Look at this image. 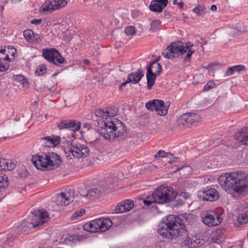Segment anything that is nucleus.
<instances>
[{"label": "nucleus", "mask_w": 248, "mask_h": 248, "mask_svg": "<svg viewBox=\"0 0 248 248\" xmlns=\"http://www.w3.org/2000/svg\"><path fill=\"white\" fill-rule=\"evenodd\" d=\"M117 113L114 108H108L106 110L98 109L95 111L97 117L102 120H97L98 132L105 139H109L111 137L117 140L122 139L126 133V129L122 122L114 118Z\"/></svg>", "instance_id": "nucleus-1"}, {"label": "nucleus", "mask_w": 248, "mask_h": 248, "mask_svg": "<svg viewBox=\"0 0 248 248\" xmlns=\"http://www.w3.org/2000/svg\"><path fill=\"white\" fill-rule=\"evenodd\" d=\"M218 182L230 193H242L248 190V174L242 171L223 173L218 177Z\"/></svg>", "instance_id": "nucleus-2"}, {"label": "nucleus", "mask_w": 248, "mask_h": 248, "mask_svg": "<svg viewBox=\"0 0 248 248\" xmlns=\"http://www.w3.org/2000/svg\"><path fill=\"white\" fill-rule=\"evenodd\" d=\"M185 227L180 217L170 215L159 223L157 232L164 238L174 239L184 234H186Z\"/></svg>", "instance_id": "nucleus-3"}, {"label": "nucleus", "mask_w": 248, "mask_h": 248, "mask_svg": "<svg viewBox=\"0 0 248 248\" xmlns=\"http://www.w3.org/2000/svg\"><path fill=\"white\" fill-rule=\"evenodd\" d=\"M176 197V191L172 188L160 186L154 191L151 196L143 199L142 202L147 206L153 203L165 204L174 201Z\"/></svg>", "instance_id": "nucleus-4"}, {"label": "nucleus", "mask_w": 248, "mask_h": 248, "mask_svg": "<svg viewBox=\"0 0 248 248\" xmlns=\"http://www.w3.org/2000/svg\"><path fill=\"white\" fill-rule=\"evenodd\" d=\"M49 219L48 213L46 210H34L26 219L22 221L18 229L22 232H28L32 228L42 225Z\"/></svg>", "instance_id": "nucleus-5"}, {"label": "nucleus", "mask_w": 248, "mask_h": 248, "mask_svg": "<svg viewBox=\"0 0 248 248\" xmlns=\"http://www.w3.org/2000/svg\"><path fill=\"white\" fill-rule=\"evenodd\" d=\"M193 45L188 43L185 46L180 45L178 43H173L167 47L168 52L166 53L163 52L162 55L165 58L169 59H173L175 56V54L178 55H183L186 52V56L184 57V61H186L190 59L192 54L194 53V50L192 49L191 47Z\"/></svg>", "instance_id": "nucleus-6"}, {"label": "nucleus", "mask_w": 248, "mask_h": 248, "mask_svg": "<svg viewBox=\"0 0 248 248\" xmlns=\"http://www.w3.org/2000/svg\"><path fill=\"white\" fill-rule=\"evenodd\" d=\"M112 225L108 218H100L91 221L83 225L84 230L93 232H103L108 230Z\"/></svg>", "instance_id": "nucleus-7"}, {"label": "nucleus", "mask_w": 248, "mask_h": 248, "mask_svg": "<svg viewBox=\"0 0 248 248\" xmlns=\"http://www.w3.org/2000/svg\"><path fill=\"white\" fill-rule=\"evenodd\" d=\"M222 208H218L215 210L207 211L204 213L202 217V221L209 227L217 226L222 222Z\"/></svg>", "instance_id": "nucleus-8"}, {"label": "nucleus", "mask_w": 248, "mask_h": 248, "mask_svg": "<svg viewBox=\"0 0 248 248\" xmlns=\"http://www.w3.org/2000/svg\"><path fill=\"white\" fill-rule=\"evenodd\" d=\"M42 56L48 62L59 65L66 63V61L55 48L43 49Z\"/></svg>", "instance_id": "nucleus-9"}, {"label": "nucleus", "mask_w": 248, "mask_h": 248, "mask_svg": "<svg viewBox=\"0 0 248 248\" xmlns=\"http://www.w3.org/2000/svg\"><path fill=\"white\" fill-rule=\"evenodd\" d=\"M66 153L72 154L73 157L78 158L86 157L89 153L90 150L88 147L84 144L78 142H73L71 144V147L67 149Z\"/></svg>", "instance_id": "nucleus-10"}, {"label": "nucleus", "mask_w": 248, "mask_h": 248, "mask_svg": "<svg viewBox=\"0 0 248 248\" xmlns=\"http://www.w3.org/2000/svg\"><path fill=\"white\" fill-rule=\"evenodd\" d=\"M200 116L194 113H186L177 119L179 126H189L200 120Z\"/></svg>", "instance_id": "nucleus-11"}, {"label": "nucleus", "mask_w": 248, "mask_h": 248, "mask_svg": "<svg viewBox=\"0 0 248 248\" xmlns=\"http://www.w3.org/2000/svg\"><path fill=\"white\" fill-rule=\"evenodd\" d=\"M74 191L70 189H65L55 198V202L57 204L66 206L69 205L74 200Z\"/></svg>", "instance_id": "nucleus-12"}, {"label": "nucleus", "mask_w": 248, "mask_h": 248, "mask_svg": "<svg viewBox=\"0 0 248 248\" xmlns=\"http://www.w3.org/2000/svg\"><path fill=\"white\" fill-rule=\"evenodd\" d=\"M200 198L203 201L213 202L217 200L219 197L217 190L211 186H207L202 188L199 192Z\"/></svg>", "instance_id": "nucleus-13"}, {"label": "nucleus", "mask_w": 248, "mask_h": 248, "mask_svg": "<svg viewBox=\"0 0 248 248\" xmlns=\"http://www.w3.org/2000/svg\"><path fill=\"white\" fill-rule=\"evenodd\" d=\"M67 0H48L42 6L44 12L51 13L66 5Z\"/></svg>", "instance_id": "nucleus-14"}, {"label": "nucleus", "mask_w": 248, "mask_h": 248, "mask_svg": "<svg viewBox=\"0 0 248 248\" xmlns=\"http://www.w3.org/2000/svg\"><path fill=\"white\" fill-rule=\"evenodd\" d=\"M80 122L75 120H61L57 124L59 130L67 129L73 131H78L80 129Z\"/></svg>", "instance_id": "nucleus-15"}, {"label": "nucleus", "mask_w": 248, "mask_h": 248, "mask_svg": "<svg viewBox=\"0 0 248 248\" xmlns=\"http://www.w3.org/2000/svg\"><path fill=\"white\" fill-rule=\"evenodd\" d=\"M47 154L44 156L39 154L33 155L31 161L33 165L35 166L37 169L42 170H48L47 161L46 159Z\"/></svg>", "instance_id": "nucleus-16"}, {"label": "nucleus", "mask_w": 248, "mask_h": 248, "mask_svg": "<svg viewBox=\"0 0 248 248\" xmlns=\"http://www.w3.org/2000/svg\"><path fill=\"white\" fill-rule=\"evenodd\" d=\"M46 159L47 161L48 170L56 169L62 164L61 157L55 153H49L47 154Z\"/></svg>", "instance_id": "nucleus-17"}, {"label": "nucleus", "mask_w": 248, "mask_h": 248, "mask_svg": "<svg viewBox=\"0 0 248 248\" xmlns=\"http://www.w3.org/2000/svg\"><path fill=\"white\" fill-rule=\"evenodd\" d=\"M60 141V137L54 135L45 137L40 139L41 145L46 147H55L59 144Z\"/></svg>", "instance_id": "nucleus-18"}, {"label": "nucleus", "mask_w": 248, "mask_h": 248, "mask_svg": "<svg viewBox=\"0 0 248 248\" xmlns=\"http://www.w3.org/2000/svg\"><path fill=\"white\" fill-rule=\"evenodd\" d=\"M168 2V0H154L151 1L149 8L153 12L161 13L167 6Z\"/></svg>", "instance_id": "nucleus-19"}, {"label": "nucleus", "mask_w": 248, "mask_h": 248, "mask_svg": "<svg viewBox=\"0 0 248 248\" xmlns=\"http://www.w3.org/2000/svg\"><path fill=\"white\" fill-rule=\"evenodd\" d=\"M134 205V202L132 200H125L117 205L115 209V212L120 213L129 211L133 208Z\"/></svg>", "instance_id": "nucleus-20"}, {"label": "nucleus", "mask_w": 248, "mask_h": 248, "mask_svg": "<svg viewBox=\"0 0 248 248\" xmlns=\"http://www.w3.org/2000/svg\"><path fill=\"white\" fill-rule=\"evenodd\" d=\"M234 138L241 144L248 145V127H245L235 133Z\"/></svg>", "instance_id": "nucleus-21"}, {"label": "nucleus", "mask_w": 248, "mask_h": 248, "mask_svg": "<svg viewBox=\"0 0 248 248\" xmlns=\"http://www.w3.org/2000/svg\"><path fill=\"white\" fill-rule=\"evenodd\" d=\"M184 243L185 245L192 248H196L202 245V240L200 238H197L196 236H193L192 238L187 236L184 240Z\"/></svg>", "instance_id": "nucleus-22"}, {"label": "nucleus", "mask_w": 248, "mask_h": 248, "mask_svg": "<svg viewBox=\"0 0 248 248\" xmlns=\"http://www.w3.org/2000/svg\"><path fill=\"white\" fill-rule=\"evenodd\" d=\"M144 73L143 70L140 68L138 69L136 72H134L130 73L127 78H130L131 79V83L133 84H137L141 80V78L144 76Z\"/></svg>", "instance_id": "nucleus-23"}, {"label": "nucleus", "mask_w": 248, "mask_h": 248, "mask_svg": "<svg viewBox=\"0 0 248 248\" xmlns=\"http://www.w3.org/2000/svg\"><path fill=\"white\" fill-rule=\"evenodd\" d=\"M157 75L154 74L150 67H148L146 72V78L147 82V89L150 90L154 86Z\"/></svg>", "instance_id": "nucleus-24"}, {"label": "nucleus", "mask_w": 248, "mask_h": 248, "mask_svg": "<svg viewBox=\"0 0 248 248\" xmlns=\"http://www.w3.org/2000/svg\"><path fill=\"white\" fill-rule=\"evenodd\" d=\"M102 190L95 187H93L88 190L87 194L85 196L89 200H93L95 198L99 197L101 194Z\"/></svg>", "instance_id": "nucleus-25"}, {"label": "nucleus", "mask_w": 248, "mask_h": 248, "mask_svg": "<svg viewBox=\"0 0 248 248\" xmlns=\"http://www.w3.org/2000/svg\"><path fill=\"white\" fill-rule=\"evenodd\" d=\"M176 171H180V174L184 178L187 177L192 172V168L188 166H183L177 167Z\"/></svg>", "instance_id": "nucleus-26"}, {"label": "nucleus", "mask_w": 248, "mask_h": 248, "mask_svg": "<svg viewBox=\"0 0 248 248\" xmlns=\"http://www.w3.org/2000/svg\"><path fill=\"white\" fill-rule=\"evenodd\" d=\"M9 185L8 177L0 171V191L2 192Z\"/></svg>", "instance_id": "nucleus-27"}, {"label": "nucleus", "mask_w": 248, "mask_h": 248, "mask_svg": "<svg viewBox=\"0 0 248 248\" xmlns=\"http://www.w3.org/2000/svg\"><path fill=\"white\" fill-rule=\"evenodd\" d=\"M246 69V67L243 65H237L229 67L226 71V74L227 76H231L235 72L238 73Z\"/></svg>", "instance_id": "nucleus-28"}, {"label": "nucleus", "mask_w": 248, "mask_h": 248, "mask_svg": "<svg viewBox=\"0 0 248 248\" xmlns=\"http://www.w3.org/2000/svg\"><path fill=\"white\" fill-rule=\"evenodd\" d=\"M159 101L163 102L160 103V105H157L156 107L155 111L160 115H165L168 112V107L165 105L164 102L162 100H159Z\"/></svg>", "instance_id": "nucleus-29"}, {"label": "nucleus", "mask_w": 248, "mask_h": 248, "mask_svg": "<svg viewBox=\"0 0 248 248\" xmlns=\"http://www.w3.org/2000/svg\"><path fill=\"white\" fill-rule=\"evenodd\" d=\"M237 226L242 225L248 223V210L239 215L237 217Z\"/></svg>", "instance_id": "nucleus-30"}, {"label": "nucleus", "mask_w": 248, "mask_h": 248, "mask_svg": "<svg viewBox=\"0 0 248 248\" xmlns=\"http://www.w3.org/2000/svg\"><path fill=\"white\" fill-rule=\"evenodd\" d=\"M160 103L162 102L159 101L158 99H154L147 102L145 104V107L148 110L155 111L156 106H157V105L159 106L160 105Z\"/></svg>", "instance_id": "nucleus-31"}, {"label": "nucleus", "mask_w": 248, "mask_h": 248, "mask_svg": "<svg viewBox=\"0 0 248 248\" xmlns=\"http://www.w3.org/2000/svg\"><path fill=\"white\" fill-rule=\"evenodd\" d=\"M148 67H150L151 69L155 71L154 74L158 76L162 72V66L159 63L151 62Z\"/></svg>", "instance_id": "nucleus-32"}, {"label": "nucleus", "mask_w": 248, "mask_h": 248, "mask_svg": "<svg viewBox=\"0 0 248 248\" xmlns=\"http://www.w3.org/2000/svg\"><path fill=\"white\" fill-rule=\"evenodd\" d=\"M15 81L21 82L23 87H28L29 86V82L27 79L22 75H16L14 77Z\"/></svg>", "instance_id": "nucleus-33"}, {"label": "nucleus", "mask_w": 248, "mask_h": 248, "mask_svg": "<svg viewBox=\"0 0 248 248\" xmlns=\"http://www.w3.org/2000/svg\"><path fill=\"white\" fill-rule=\"evenodd\" d=\"M197 16H202L205 12V7L204 5H198L192 10Z\"/></svg>", "instance_id": "nucleus-34"}, {"label": "nucleus", "mask_w": 248, "mask_h": 248, "mask_svg": "<svg viewBox=\"0 0 248 248\" xmlns=\"http://www.w3.org/2000/svg\"><path fill=\"white\" fill-rule=\"evenodd\" d=\"M185 194H186V193H184L182 195L177 196V193H176V197L174 199V200L176 199V203L174 204L175 205H176V206L181 205L184 203L186 199V198L185 197Z\"/></svg>", "instance_id": "nucleus-35"}, {"label": "nucleus", "mask_w": 248, "mask_h": 248, "mask_svg": "<svg viewBox=\"0 0 248 248\" xmlns=\"http://www.w3.org/2000/svg\"><path fill=\"white\" fill-rule=\"evenodd\" d=\"M170 156H172V155L170 153L165 152L163 150H159L156 154L154 155L155 158L157 157H169L170 158Z\"/></svg>", "instance_id": "nucleus-36"}, {"label": "nucleus", "mask_w": 248, "mask_h": 248, "mask_svg": "<svg viewBox=\"0 0 248 248\" xmlns=\"http://www.w3.org/2000/svg\"><path fill=\"white\" fill-rule=\"evenodd\" d=\"M124 32L127 35H134L136 33V29L133 26H128L124 29Z\"/></svg>", "instance_id": "nucleus-37"}, {"label": "nucleus", "mask_w": 248, "mask_h": 248, "mask_svg": "<svg viewBox=\"0 0 248 248\" xmlns=\"http://www.w3.org/2000/svg\"><path fill=\"white\" fill-rule=\"evenodd\" d=\"M46 70V66L44 64H41L37 67L36 73L39 76H41L44 74Z\"/></svg>", "instance_id": "nucleus-38"}, {"label": "nucleus", "mask_w": 248, "mask_h": 248, "mask_svg": "<svg viewBox=\"0 0 248 248\" xmlns=\"http://www.w3.org/2000/svg\"><path fill=\"white\" fill-rule=\"evenodd\" d=\"M33 31L31 30H26L23 31V35L27 41H29L32 38Z\"/></svg>", "instance_id": "nucleus-39"}, {"label": "nucleus", "mask_w": 248, "mask_h": 248, "mask_svg": "<svg viewBox=\"0 0 248 248\" xmlns=\"http://www.w3.org/2000/svg\"><path fill=\"white\" fill-rule=\"evenodd\" d=\"M160 22L158 20H155L152 22L151 24L150 30L153 31H155L158 30L159 28Z\"/></svg>", "instance_id": "nucleus-40"}, {"label": "nucleus", "mask_w": 248, "mask_h": 248, "mask_svg": "<svg viewBox=\"0 0 248 248\" xmlns=\"http://www.w3.org/2000/svg\"><path fill=\"white\" fill-rule=\"evenodd\" d=\"M16 166V164L15 163L11 162V161L6 160V165H5L4 170H12L15 168Z\"/></svg>", "instance_id": "nucleus-41"}, {"label": "nucleus", "mask_w": 248, "mask_h": 248, "mask_svg": "<svg viewBox=\"0 0 248 248\" xmlns=\"http://www.w3.org/2000/svg\"><path fill=\"white\" fill-rule=\"evenodd\" d=\"M220 231H216L211 233V237L213 241L217 243V241L219 239L218 236L220 233Z\"/></svg>", "instance_id": "nucleus-42"}, {"label": "nucleus", "mask_w": 248, "mask_h": 248, "mask_svg": "<svg viewBox=\"0 0 248 248\" xmlns=\"http://www.w3.org/2000/svg\"><path fill=\"white\" fill-rule=\"evenodd\" d=\"M85 213V210L84 209H80L79 211L75 212L72 216V219L77 218L83 215Z\"/></svg>", "instance_id": "nucleus-43"}, {"label": "nucleus", "mask_w": 248, "mask_h": 248, "mask_svg": "<svg viewBox=\"0 0 248 248\" xmlns=\"http://www.w3.org/2000/svg\"><path fill=\"white\" fill-rule=\"evenodd\" d=\"M215 85V82L212 81L210 80L209 82H208L203 87V91H209L212 88H214V87Z\"/></svg>", "instance_id": "nucleus-44"}, {"label": "nucleus", "mask_w": 248, "mask_h": 248, "mask_svg": "<svg viewBox=\"0 0 248 248\" xmlns=\"http://www.w3.org/2000/svg\"><path fill=\"white\" fill-rule=\"evenodd\" d=\"M9 68V64L5 62L0 61V71L4 72L6 71Z\"/></svg>", "instance_id": "nucleus-45"}, {"label": "nucleus", "mask_w": 248, "mask_h": 248, "mask_svg": "<svg viewBox=\"0 0 248 248\" xmlns=\"http://www.w3.org/2000/svg\"><path fill=\"white\" fill-rule=\"evenodd\" d=\"M6 165V160L4 158H0V170H4Z\"/></svg>", "instance_id": "nucleus-46"}, {"label": "nucleus", "mask_w": 248, "mask_h": 248, "mask_svg": "<svg viewBox=\"0 0 248 248\" xmlns=\"http://www.w3.org/2000/svg\"><path fill=\"white\" fill-rule=\"evenodd\" d=\"M15 237L11 236L7 238L5 242L4 245L6 244L7 245L10 246L11 243L14 241Z\"/></svg>", "instance_id": "nucleus-47"}, {"label": "nucleus", "mask_w": 248, "mask_h": 248, "mask_svg": "<svg viewBox=\"0 0 248 248\" xmlns=\"http://www.w3.org/2000/svg\"><path fill=\"white\" fill-rule=\"evenodd\" d=\"M42 19H33L31 21V23L32 24H34L36 25H38L42 23Z\"/></svg>", "instance_id": "nucleus-48"}, {"label": "nucleus", "mask_w": 248, "mask_h": 248, "mask_svg": "<svg viewBox=\"0 0 248 248\" xmlns=\"http://www.w3.org/2000/svg\"><path fill=\"white\" fill-rule=\"evenodd\" d=\"M131 83V79L130 78H127V79L125 81L123 82L122 84H121V85L123 86V87H124L126 85V84L127 83Z\"/></svg>", "instance_id": "nucleus-49"}, {"label": "nucleus", "mask_w": 248, "mask_h": 248, "mask_svg": "<svg viewBox=\"0 0 248 248\" xmlns=\"http://www.w3.org/2000/svg\"><path fill=\"white\" fill-rule=\"evenodd\" d=\"M211 10L212 11H216L217 10V7L216 5H212L211 7Z\"/></svg>", "instance_id": "nucleus-50"}, {"label": "nucleus", "mask_w": 248, "mask_h": 248, "mask_svg": "<svg viewBox=\"0 0 248 248\" xmlns=\"http://www.w3.org/2000/svg\"><path fill=\"white\" fill-rule=\"evenodd\" d=\"M83 63L86 65H89L90 61L87 59H84L83 60Z\"/></svg>", "instance_id": "nucleus-51"}, {"label": "nucleus", "mask_w": 248, "mask_h": 248, "mask_svg": "<svg viewBox=\"0 0 248 248\" xmlns=\"http://www.w3.org/2000/svg\"><path fill=\"white\" fill-rule=\"evenodd\" d=\"M177 5L179 8H182L184 6V3L183 1H181L179 3H178Z\"/></svg>", "instance_id": "nucleus-52"}, {"label": "nucleus", "mask_w": 248, "mask_h": 248, "mask_svg": "<svg viewBox=\"0 0 248 248\" xmlns=\"http://www.w3.org/2000/svg\"><path fill=\"white\" fill-rule=\"evenodd\" d=\"M6 52V49L5 48H1L0 49V53L2 54H4Z\"/></svg>", "instance_id": "nucleus-53"}, {"label": "nucleus", "mask_w": 248, "mask_h": 248, "mask_svg": "<svg viewBox=\"0 0 248 248\" xmlns=\"http://www.w3.org/2000/svg\"><path fill=\"white\" fill-rule=\"evenodd\" d=\"M12 56H14L16 52V49L14 47L12 48Z\"/></svg>", "instance_id": "nucleus-54"}, {"label": "nucleus", "mask_w": 248, "mask_h": 248, "mask_svg": "<svg viewBox=\"0 0 248 248\" xmlns=\"http://www.w3.org/2000/svg\"><path fill=\"white\" fill-rule=\"evenodd\" d=\"M160 57H159L158 58L155 59V60H154L153 61V62H155V63H157V62L159 61V60H160Z\"/></svg>", "instance_id": "nucleus-55"}, {"label": "nucleus", "mask_w": 248, "mask_h": 248, "mask_svg": "<svg viewBox=\"0 0 248 248\" xmlns=\"http://www.w3.org/2000/svg\"><path fill=\"white\" fill-rule=\"evenodd\" d=\"M13 3H17L20 2L21 0H11Z\"/></svg>", "instance_id": "nucleus-56"}, {"label": "nucleus", "mask_w": 248, "mask_h": 248, "mask_svg": "<svg viewBox=\"0 0 248 248\" xmlns=\"http://www.w3.org/2000/svg\"><path fill=\"white\" fill-rule=\"evenodd\" d=\"M24 176L25 177H27V175H28V171L27 170H26L24 172Z\"/></svg>", "instance_id": "nucleus-57"}, {"label": "nucleus", "mask_w": 248, "mask_h": 248, "mask_svg": "<svg viewBox=\"0 0 248 248\" xmlns=\"http://www.w3.org/2000/svg\"><path fill=\"white\" fill-rule=\"evenodd\" d=\"M172 3L174 4V5H176L178 4V2H177V0H173L172 1Z\"/></svg>", "instance_id": "nucleus-58"}, {"label": "nucleus", "mask_w": 248, "mask_h": 248, "mask_svg": "<svg viewBox=\"0 0 248 248\" xmlns=\"http://www.w3.org/2000/svg\"><path fill=\"white\" fill-rule=\"evenodd\" d=\"M4 197V193H2V194H0V199L1 198H3Z\"/></svg>", "instance_id": "nucleus-59"}, {"label": "nucleus", "mask_w": 248, "mask_h": 248, "mask_svg": "<svg viewBox=\"0 0 248 248\" xmlns=\"http://www.w3.org/2000/svg\"><path fill=\"white\" fill-rule=\"evenodd\" d=\"M6 138V137H3L2 138H0V142H2L3 140Z\"/></svg>", "instance_id": "nucleus-60"}, {"label": "nucleus", "mask_w": 248, "mask_h": 248, "mask_svg": "<svg viewBox=\"0 0 248 248\" xmlns=\"http://www.w3.org/2000/svg\"><path fill=\"white\" fill-rule=\"evenodd\" d=\"M123 87L121 85H121H119V90H120V91H122V90H123Z\"/></svg>", "instance_id": "nucleus-61"}, {"label": "nucleus", "mask_w": 248, "mask_h": 248, "mask_svg": "<svg viewBox=\"0 0 248 248\" xmlns=\"http://www.w3.org/2000/svg\"><path fill=\"white\" fill-rule=\"evenodd\" d=\"M8 2V0H3V3H5V4H6Z\"/></svg>", "instance_id": "nucleus-62"}, {"label": "nucleus", "mask_w": 248, "mask_h": 248, "mask_svg": "<svg viewBox=\"0 0 248 248\" xmlns=\"http://www.w3.org/2000/svg\"><path fill=\"white\" fill-rule=\"evenodd\" d=\"M94 142V143H98L99 142V140H95Z\"/></svg>", "instance_id": "nucleus-63"}, {"label": "nucleus", "mask_w": 248, "mask_h": 248, "mask_svg": "<svg viewBox=\"0 0 248 248\" xmlns=\"http://www.w3.org/2000/svg\"><path fill=\"white\" fill-rule=\"evenodd\" d=\"M1 10H3V9H4V7H3V6H1Z\"/></svg>", "instance_id": "nucleus-64"}]
</instances>
